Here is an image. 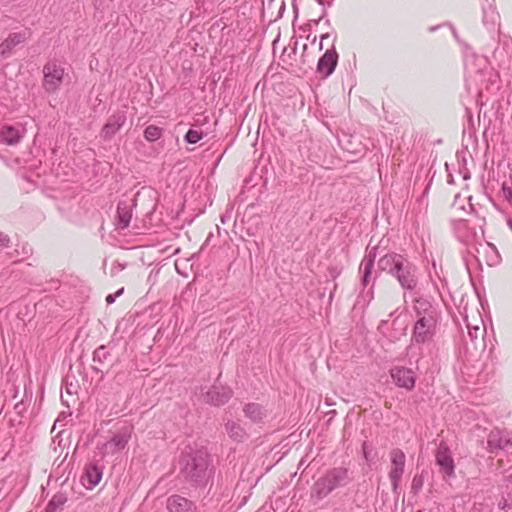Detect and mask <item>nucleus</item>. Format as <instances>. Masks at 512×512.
Listing matches in <instances>:
<instances>
[{
  "label": "nucleus",
  "mask_w": 512,
  "mask_h": 512,
  "mask_svg": "<svg viewBox=\"0 0 512 512\" xmlns=\"http://www.w3.org/2000/svg\"><path fill=\"white\" fill-rule=\"evenodd\" d=\"M214 472L210 456L204 448L187 447L180 456L179 473L190 486L205 487Z\"/></svg>",
  "instance_id": "f257e3e1"
},
{
  "label": "nucleus",
  "mask_w": 512,
  "mask_h": 512,
  "mask_svg": "<svg viewBox=\"0 0 512 512\" xmlns=\"http://www.w3.org/2000/svg\"><path fill=\"white\" fill-rule=\"evenodd\" d=\"M378 268L393 276L406 291H414L418 285V268L405 255L388 253L379 259Z\"/></svg>",
  "instance_id": "f03ea898"
},
{
  "label": "nucleus",
  "mask_w": 512,
  "mask_h": 512,
  "mask_svg": "<svg viewBox=\"0 0 512 512\" xmlns=\"http://www.w3.org/2000/svg\"><path fill=\"white\" fill-rule=\"evenodd\" d=\"M352 480L349 470L345 467H334L325 472L318 478L311 490V497L322 500L327 497L335 489L341 488L349 484Z\"/></svg>",
  "instance_id": "7ed1b4c3"
},
{
  "label": "nucleus",
  "mask_w": 512,
  "mask_h": 512,
  "mask_svg": "<svg viewBox=\"0 0 512 512\" xmlns=\"http://www.w3.org/2000/svg\"><path fill=\"white\" fill-rule=\"evenodd\" d=\"M132 434L131 426L122 427L117 433H115L108 441L97 444V449L101 458H105L108 455H113L123 450L128 444Z\"/></svg>",
  "instance_id": "20e7f679"
},
{
  "label": "nucleus",
  "mask_w": 512,
  "mask_h": 512,
  "mask_svg": "<svg viewBox=\"0 0 512 512\" xmlns=\"http://www.w3.org/2000/svg\"><path fill=\"white\" fill-rule=\"evenodd\" d=\"M416 320H441V311L431 297L417 295L412 302Z\"/></svg>",
  "instance_id": "39448f33"
},
{
  "label": "nucleus",
  "mask_w": 512,
  "mask_h": 512,
  "mask_svg": "<svg viewBox=\"0 0 512 512\" xmlns=\"http://www.w3.org/2000/svg\"><path fill=\"white\" fill-rule=\"evenodd\" d=\"M440 320H416L412 329V344H425L433 341Z\"/></svg>",
  "instance_id": "423d86ee"
},
{
  "label": "nucleus",
  "mask_w": 512,
  "mask_h": 512,
  "mask_svg": "<svg viewBox=\"0 0 512 512\" xmlns=\"http://www.w3.org/2000/svg\"><path fill=\"white\" fill-rule=\"evenodd\" d=\"M390 456V470L389 479L391 481L392 490L394 493L398 492L401 478L405 472L406 455L399 449L394 448L389 453Z\"/></svg>",
  "instance_id": "0eeeda50"
},
{
  "label": "nucleus",
  "mask_w": 512,
  "mask_h": 512,
  "mask_svg": "<svg viewBox=\"0 0 512 512\" xmlns=\"http://www.w3.org/2000/svg\"><path fill=\"white\" fill-rule=\"evenodd\" d=\"M43 75V86L45 90L48 92H53L62 83L64 77V68L59 62L50 60L43 67Z\"/></svg>",
  "instance_id": "6e6552de"
},
{
  "label": "nucleus",
  "mask_w": 512,
  "mask_h": 512,
  "mask_svg": "<svg viewBox=\"0 0 512 512\" xmlns=\"http://www.w3.org/2000/svg\"><path fill=\"white\" fill-rule=\"evenodd\" d=\"M376 252V247L368 249L360 263V284L363 288H366L371 283L372 280L374 281L376 279V276L374 278L372 277V271L376 259Z\"/></svg>",
  "instance_id": "1a4fd4ad"
},
{
  "label": "nucleus",
  "mask_w": 512,
  "mask_h": 512,
  "mask_svg": "<svg viewBox=\"0 0 512 512\" xmlns=\"http://www.w3.org/2000/svg\"><path fill=\"white\" fill-rule=\"evenodd\" d=\"M480 234L475 227H472L467 220H457L454 222V232L456 237L464 245L467 243L478 241V238L483 237V230L480 228Z\"/></svg>",
  "instance_id": "9d476101"
},
{
  "label": "nucleus",
  "mask_w": 512,
  "mask_h": 512,
  "mask_svg": "<svg viewBox=\"0 0 512 512\" xmlns=\"http://www.w3.org/2000/svg\"><path fill=\"white\" fill-rule=\"evenodd\" d=\"M103 469L102 459L87 464L81 477L82 484L88 489L94 488L102 478Z\"/></svg>",
  "instance_id": "9b49d317"
},
{
  "label": "nucleus",
  "mask_w": 512,
  "mask_h": 512,
  "mask_svg": "<svg viewBox=\"0 0 512 512\" xmlns=\"http://www.w3.org/2000/svg\"><path fill=\"white\" fill-rule=\"evenodd\" d=\"M26 133L24 125L17 123L15 125H0V143L6 145H15L21 141Z\"/></svg>",
  "instance_id": "f8f14e48"
},
{
  "label": "nucleus",
  "mask_w": 512,
  "mask_h": 512,
  "mask_svg": "<svg viewBox=\"0 0 512 512\" xmlns=\"http://www.w3.org/2000/svg\"><path fill=\"white\" fill-rule=\"evenodd\" d=\"M436 463L447 477L454 475L455 464L448 445L441 441L436 452Z\"/></svg>",
  "instance_id": "ddd939ff"
},
{
  "label": "nucleus",
  "mask_w": 512,
  "mask_h": 512,
  "mask_svg": "<svg viewBox=\"0 0 512 512\" xmlns=\"http://www.w3.org/2000/svg\"><path fill=\"white\" fill-rule=\"evenodd\" d=\"M165 507L168 512H198L192 500L179 494L170 495L166 499Z\"/></svg>",
  "instance_id": "4468645a"
},
{
  "label": "nucleus",
  "mask_w": 512,
  "mask_h": 512,
  "mask_svg": "<svg viewBox=\"0 0 512 512\" xmlns=\"http://www.w3.org/2000/svg\"><path fill=\"white\" fill-rule=\"evenodd\" d=\"M393 382L401 388L411 390L415 386V375L412 369L406 367H394L390 370Z\"/></svg>",
  "instance_id": "2eb2a0df"
},
{
  "label": "nucleus",
  "mask_w": 512,
  "mask_h": 512,
  "mask_svg": "<svg viewBox=\"0 0 512 512\" xmlns=\"http://www.w3.org/2000/svg\"><path fill=\"white\" fill-rule=\"evenodd\" d=\"M487 445L490 452L495 449L503 450L512 446V434L507 430L493 429L488 434Z\"/></svg>",
  "instance_id": "dca6fc26"
},
{
  "label": "nucleus",
  "mask_w": 512,
  "mask_h": 512,
  "mask_svg": "<svg viewBox=\"0 0 512 512\" xmlns=\"http://www.w3.org/2000/svg\"><path fill=\"white\" fill-rule=\"evenodd\" d=\"M232 396V390L228 387L213 385L203 395V399L206 403L221 406L228 402Z\"/></svg>",
  "instance_id": "f3484780"
},
{
  "label": "nucleus",
  "mask_w": 512,
  "mask_h": 512,
  "mask_svg": "<svg viewBox=\"0 0 512 512\" xmlns=\"http://www.w3.org/2000/svg\"><path fill=\"white\" fill-rule=\"evenodd\" d=\"M338 63V53L333 45L331 49L326 50V52L319 58L317 63V72L324 76H330Z\"/></svg>",
  "instance_id": "a211bd4d"
},
{
  "label": "nucleus",
  "mask_w": 512,
  "mask_h": 512,
  "mask_svg": "<svg viewBox=\"0 0 512 512\" xmlns=\"http://www.w3.org/2000/svg\"><path fill=\"white\" fill-rule=\"evenodd\" d=\"M126 112L117 111L112 114L101 130V137L104 139L112 138L126 123Z\"/></svg>",
  "instance_id": "6ab92c4d"
},
{
  "label": "nucleus",
  "mask_w": 512,
  "mask_h": 512,
  "mask_svg": "<svg viewBox=\"0 0 512 512\" xmlns=\"http://www.w3.org/2000/svg\"><path fill=\"white\" fill-rule=\"evenodd\" d=\"M29 31H23L18 33H11L1 44H0V56L7 58L12 49L25 42L30 37Z\"/></svg>",
  "instance_id": "aec40b11"
},
{
  "label": "nucleus",
  "mask_w": 512,
  "mask_h": 512,
  "mask_svg": "<svg viewBox=\"0 0 512 512\" xmlns=\"http://www.w3.org/2000/svg\"><path fill=\"white\" fill-rule=\"evenodd\" d=\"M132 218V204L120 201L117 205L116 227L118 230L126 229Z\"/></svg>",
  "instance_id": "412c9836"
},
{
  "label": "nucleus",
  "mask_w": 512,
  "mask_h": 512,
  "mask_svg": "<svg viewBox=\"0 0 512 512\" xmlns=\"http://www.w3.org/2000/svg\"><path fill=\"white\" fill-rule=\"evenodd\" d=\"M482 239L483 237H480L478 238V241L465 244L467 247V255L464 256V261L468 269H470V266L474 263L477 265L480 264L477 254L479 253V247L483 246Z\"/></svg>",
  "instance_id": "4be33fe9"
},
{
  "label": "nucleus",
  "mask_w": 512,
  "mask_h": 512,
  "mask_svg": "<svg viewBox=\"0 0 512 512\" xmlns=\"http://www.w3.org/2000/svg\"><path fill=\"white\" fill-rule=\"evenodd\" d=\"M225 429L229 437L236 442L244 441L247 436L245 429L238 422L233 420L226 422Z\"/></svg>",
  "instance_id": "5701e85b"
},
{
  "label": "nucleus",
  "mask_w": 512,
  "mask_h": 512,
  "mask_svg": "<svg viewBox=\"0 0 512 512\" xmlns=\"http://www.w3.org/2000/svg\"><path fill=\"white\" fill-rule=\"evenodd\" d=\"M243 412L253 422H260L265 416V410L260 404L248 403L244 406Z\"/></svg>",
  "instance_id": "b1692460"
},
{
  "label": "nucleus",
  "mask_w": 512,
  "mask_h": 512,
  "mask_svg": "<svg viewBox=\"0 0 512 512\" xmlns=\"http://www.w3.org/2000/svg\"><path fill=\"white\" fill-rule=\"evenodd\" d=\"M66 502L67 496L64 493H56L48 502L45 512H59L63 509Z\"/></svg>",
  "instance_id": "393cba45"
},
{
  "label": "nucleus",
  "mask_w": 512,
  "mask_h": 512,
  "mask_svg": "<svg viewBox=\"0 0 512 512\" xmlns=\"http://www.w3.org/2000/svg\"><path fill=\"white\" fill-rule=\"evenodd\" d=\"M483 23L489 28L493 29L497 25L500 16L492 6L483 10Z\"/></svg>",
  "instance_id": "a878e982"
},
{
  "label": "nucleus",
  "mask_w": 512,
  "mask_h": 512,
  "mask_svg": "<svg viewBox=\"0 0 512 512\" xmlns=\"http://www.w3.org/2000/svg\"><path fill=\"white\" fill-rule=\"evenodd\" d=\"M162 134L163 129L155 125H149L144 130V138L149 142L157 141Z\"/></svg>",
  "instance_id": "bb28decb"
},
{
  "label": "nucleus",
  "mask_w": 512,
  "mask_h": 512,
  "mask_svg": "<svg viewBox=\"0 0 512 512\" xmlns=\"http://www.w3.org/2000/svg\"><path fill=\"white\" fill-rule=\"evenodd\" d=\"M109 357L110 352L104 345L98 347L93 353V361L99 364L105 363Z\"/></svg>",
  "instance_id": "cd10ccee"
},
{
  "label": "nucleus",
  "mask_w": 512,
  "mask_h": 512,
  "mask_svg": "<svg viewBox=\"0 0 512 512\" xmlns=\"http://www.w3.org/2000/svg\"><path fill=\"white\" fill-rule=\"evenodd\" d=\"M204 136L201 130L189 129L184 136V140L189 144L198 143Z\"/></svg>",
  "instance_id": "c85d7f7f"
},
{
  "label": "nucleus",
  "mask_w": 512,
  "mask_h": 512,
  "mask_svg": "<svg viewBox=\"0 0 512 512\" xmlns=\"http://www.w3.org/2000/svg\"><path fill=\"white\" fill-rule=\"evenodd\" d=\"M467 328H468V337L472 343H474L476 340H478L479 337L483 336V333L485 332V329L481 328L478 325H470L468 323Z\"/></svg>",
  "instance_id": "c756f323"
},
{
  "label": "nucleus",
  "mask_w": 512,
  "mask_h": 512,
  "mask_svg": "<svg viewBox=\"0 0 512 512\" xmlns=\"http://www.w3.org/2000/svg\"><path fill=\"white\" fill-rule=\"evenodd\" d=\"M423 485H424L423 474H416L412 479L411 492L415 495L418 494L422 490Z\"/></svg>",
  "instance_id": "7c9ffc66"
},
{
  "label": "nucleus",
  "mask_w": 512,
  "mask_h": 512,
  "mask_svg": "<svg viewBox=\"0 0 512 512\" xmlns=\"http://www.w3.org/2000/svg\"><path fill=\"white\" fill-rule=\"evenodd\" d=\"M501 193H502V196L510 204H512V186L509 185L507 182H503L502 187H501Z\"/></svg>",
  "instance_id": "2f4dec72"
},
{
  "label": "nucleus",
  "mask_w": 512,
  "mask_h": 512,
  "mask_svg": "<svg viewBox=\"0 0 512 512\" xmlns=\"http://www.w3.org/2000/svg\"><path fill=\"white\" fill-rule=\"evenodd\" d=\"M10 244V238L7 234L0 231V247L6 248Z\"/></svg>",
  "instance_id": "473e14b6"
},
{
  "label": "nucleus",
  "mask_w": 512,
  "mask_h": 512,
  "mask_svg": "<svg viewBox=\"0 0 512 512\" xmlns=\"http://www.w3.org/2000/svg\"><path fill=\"white\" fill-rule=\"evenodd\" d=\"M231 218V212H226L221 216V222L224 224Z\"/></svg>",
  "instance_id": "72a5a7b5"
},
{
  "label": "nucleus",
  "mask_w": 512,
  "mask_h": 512,
  "mask_svg": "<svg viewBox=\"0 0 512 512\" xmlns=\"http://www.w3.org/2000/svg\"><path fill=\"white\" fill-rule=\"evenodd\" d=\"M115 299H116V295H114V294H109V295H107V297H106V302H107V304H112V303H114V302H115Z\"/></svg>",
  "instance_id": "f704fd0d"
},
{
  "label": "nucleus",
  "mask_w": 512,
  "mask_h": 512,
  "mask_svg": "<svg viewBox=\"0 0 512 512\" xmlns=\"http://www.w3.org/2000/svg\"><path fill=\"white\" fill-rule=\"evenodd\" d=\"M328 37H329V33H325V34H322V35H321V37H320V38H321V42H320V49H322V48H323V44H322L323 40H324V39H327Z\"/></svg>",
  "instance_id": "c9c22d12"
},
{
  "label": "nucleus",
  "mask_w": 512,
  "mask_h": 512,
  "mask_svg": "<svg viewBox=\"0 0 512 512\" xmlns=\"http://www.w3.org/2000/svg\"><path fill=\"white\" fill-rule=\"evenodd\" d=\"M486 247H487L488 249H490L492 252H495V247H494L492 244L487 243V244H486Z\"/></svg>",
  "instance_id": "e433bc0d"
},
{
  "label": "nucleus",
  "mask_w": 512,
  "mask_h": 512,
  "mask_svg": "<svg viewBox=\"0 0 512 512\" xmlns=\"http://www.w3.org/2000/svg\"><path fill=\"white\" fill-rule=\"evenodd\" d=\"M507 225L509 226V228L512 230V218L508 219L507 220Z\"/></svg>",
  "instance_id": "4c0bfd02"
},
{
  "label": "nucleus",
  "mask_w": 512,
  "mask_h": 512,
  "mask_svg": "<svg viewBox=\"0 0 512 512\" xmlns=\"http://www.w3.org/2000/svg\"><path fill=\"white\" fill-rule=\"evenodd\" d=\"M122 293H123V288H121L120 290H118L114 295H116V297H118V296H120Z\"/></svg>",
  "instance_id": "58836bf2"
},
{
  "label": "nucleus",
  "mask_w": 512,
  "mask_h": 512,
  "mask_svg": "<svg viewBox=\"0 0 512 512\" xmlns=\"http://www.w3.org/2000/svg\"><path fill=\"white\" fill-rule=\"evenodd\" d=\"M366 447V443L363 444V449H365ZM364 456L366 459H368V453L366 452V450H364Z\"/></svg>",
  "instance_id": "ea45409f"
},
{
  "label": "nucleus",
  "mask_w": 512,
  "mask_h": 512,
  "mask_svg": "<svg viewBox=\"0 0 512 512\" xmlns=\"http://www.w3.org/2000/svg\"><path fill=\"white\" fill-rule=\"evenodd\" d=\"M321 18H322V17H320L319 19L313 20V23H314L315 25H318V23L320 22Z\"/></svg>",
  "instance_id": "a19ab883"
},
{
  "label": "nucleus",
  "mask_w": 512,
  "mask_h": 512,
  "mask_svg": "<svg viewBox=\"0 0 512 512\" xmlns=\"http://www.w3.org/2000/svg\"><path fill=\"white\" fill-rule=\"evenodd\" d=\"M318 3L321 4V5L324 4L323 0H318Z\"/></svg>",
  "instance_id": "79ce46f5"
},
{
  "label": "nucleus",
  "mask_w": 512,
  "mask_h": 512,
  "mask_svg": "<svg viewBox=\"0 0 512 512\" xmlns=\"http://www.w3.org/2000/svg\"><path fill=\"white\" fill-rule=\"evenodd\" d=\"M326 25H330V20L325 21Z\"/></svg>",
  "instance_id": "37998d69"
},
{
  "label": "nucleus",
  "mask_w": 512,
  "mask_h": 512,
  "mask_svg": "<svg viewBox=\"0 0 512 512\" xmlns=\"http://www.w3.org/2000/svg\"><path fill=\"white\" fill-rule=\"evenodd\" d=\"M120 269L123 270L125 268L124 265H119Z\"/></svg>",
  "instance_id": "c03bdc74"
}]
</instances>
